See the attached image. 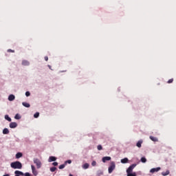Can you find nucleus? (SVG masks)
<instances>
[{
    "label": "nucleus",
    "instance_id": "f257e3e1",
    "mask_svg": "<svg viewBox=\"0 0 176 176\" xmlns=\"http://www.w3.org/2000/svg\"><path fill=\"white\" fill-rule=\"evenodd\" d=\"M10 166L12 167V168L18 170H21V168H23V164L19 161L12 162L10 164Z\"/></svg>",
    "mask_w": 176,
    "mask_h": 176
},
{
    "label": "nucleus",
    "instance_id": "f03ea898",
    "mask_svg": "<svg viewBox=\"0 0 176 176\" xmlns=\"http://www.w3.org/2000/svg\"><path fill=\"white\" fill-rule=\"evenodd\" d=\"M14 174H15V176H20V175H22V176H31V175L30 174V173H25L24 174V173L20 171V170H15L14 171Z\"/></svg>",
    "mask_w": 176,
    "mask_h": 176
},
{
    "label": "nucleus",
    "instance_id": "7ed1b4c3",
    "mask_svg": "<svg viewBox=\"0 0 176 176\" xmlns=\"http://www.w3.org/2000/svg\"><path fill=\"white\" fill-rule=\"evenodd\" d=\"M34 164H36L37 168H41V167L42 166V162H41V160H39V159L38 158L34 159Z\"/></svg>",
    "mask_w": 176,
    "mask_h": 176
},
{
    "label": "nucleus",
    "instance_id": "20e7f679",
    "mask_svg": "<svg viewBox=\"0 0 176 176\" xmlns=\"http://www.w3.org/2000/svg\"><path fill=\"white\" fill-rule=\"evenodd\" d=\"M115 167H116V165L113 162H111V165L109 167V174L112 173V172L115 170Z\"/></svg>",
    "mask_w": 176,
    "mask_h": 176
},
{
    "label": "nucleus",
    "instance_id": "39448f33",
    "mask_svg": "<svg viewBox=\"0 0 176 176\" xmlns=\"http://www.w3.org/2000/svg\"><path fill=\"white\" fill-rule=\"evenodd\" d=\"M137 166V164H133L132 165H131L126 170V173L127 174H130L131 173V172L133 171V170H134V168Z\"/></svg>",
    "mask_w": 176,
    "mask_h": 176
},
{
    "label": "nucleus",
    "instance_id": "423d86ee",
    "mask_svg": "<svg viewBox=\"0 0 176 176\" xmlns=\"http://www.w3.org/2000/svg\"><path fill=\"white\" fill-rule=\"evenodd\" d=\"M157 171H160V167L151 168L150 170V173L153 174V173H157Z\"/></svg>",
    "mask_w": 176,
    "mask_h": 176
},
{
    "label": "nucleus",
    "instance_id": "0eeeda50",
    "mask_svg": "<svg viewBox=\"0 0 176 176\" xmlns=\"http://www.w3.org/2000/svg\"><path fill=\"white\" fill-rule=\"evenodd\" d=\"M57 160V157L54 156H50L48 159L49 163H52V162H56Z\"/></svg>",
    "mask_w": 176,
    "mask_h": 176
},
{
    "label": "nucleus",
    "instance_id": "6e6552de",
    "mask_svg": "<svg viewBox=\"0 0 176 176\" xmlns=\"http://www.w3.org/2000/svg\"><path fill=\"white\" fill-rule=\"evenodd\" d=\"M31 167H32V171L34 175H38V171L35 168V166H34V165H32Z\"/></svg>",
    "mask_w": 176,
    "mask_h": 176
},
{
    "label": "nucleus",
    "instance_id": "1a4fd4ad",
    "mask_svg": "<svg viewBox=\"0 0 176 176\" xmlns=\"http://www.w3.org/2000/svg\"><path fill=\"white\" fill-rule=\"evenodd\" d=\"M10 129H16V127H17V123L16 122L10 123Z\"/></svg>",
    "mask_w": 176,
    "mask_h": 176
},
{
    "label": "nucleus",
    "instance_id": "9d476101",
    "mask_svg": "<svg viewBox=\"0 0 176 176\" xmlns=\"http://www.w3.org/2000/svg\"><path fill=\"white\" fill-rule=\"evenodd\" d=\"M102 160L103 163H105L106 162L111 160V157H104Z\"/></svg>",
    "mask_w": 176,
    "mask_h": 176
},
{
    "label": "nucleus",
    "instance_id": "9b49d317",
    "mask_svg": "<svg viewBox=\"0 0 176 176\" xmlns=\"http://www.w3.org/2000/svg\"><path fill=\"white\" fill-rule=\"evenodd\" d=\"M14 98H16V97L13 94H11L8 96L9 101H13V100H14Z\"/></svg>",
    "mask_w": 176,
    "mask_h": 176
},
{
    "label": "nucleus",
    "instance_id": "f8f14e48",
    "mask_svg": "<svg viewBox=\"0 0 176 176\" xmlns=\"http://www.w3.org/2000/svg\"><path fill=\"white\" fill-rule=\"evenodd\" d=\"M121 163H122V164H124L126 163H129V158L125 157L124 159L121 160Z\"/></svg>",
    "mask_w": 176,
    "mask_h": 176
},
{
    "label": "nucleus",
    "instance_id": "ddd939ff",
    "mask_svg": "<svg viewBox=\"0 0 176 176\" xmlns=\"http://www.w3.org/2000/svg\"><path fill=\"white\" fill-rule=\"evenodd\" d=\"M22 65L28 66L30 65V62L28 60H23Z\"/></svg>",
    "mask_w": 176,
    "mask_h": 176
},
{
    "label": "nucleus",
    "instance_id": "4468645a",
    "mask_svg": "<svg viewBox=\"0 0 176 176\" xmlns=\"http://www.w3.org/2000/svg\"><path fill=\"white\" fill-rule=\"evenodd\" d=\"M142 145V140H139L136 144V146H138V148H141Z\"/></svg>",
    "mask_w": 176,
    "mask_h": 176
},
{
    "label": "nucleus",
    "instance_id": "2eb2a0df",
    "mask_svg": "<svg viewBox=\"0 0 176 176\" xmlns=\"http://www.w3.org/2000/svg\"><path fill=\"white\" fill-rule=\"evenodd\" d=\"M22 105H23V107H25V108H30V107H31L29 103H27L25 102H22Z\"/></svg>",
    "mask_w": 176,
    "mask_h": 176
},
{
    "label": "nucleus",
    "instance_id": "dca6fc26",
    "mask_svg": "<svg viewBox=\"0 0 176 176\" xmlns=\"http://www.w3.org/2000/svg\"><path fill=\"white\" fill-rule=\"evenodd\" d=\"M20 157H23V153H17L16 154V159H20Z\"/></svg>",
    "mask_w": 176,
    "mask_h": 176
},
{
    "label": "nucleus",
    "instance_id": "f3484780",
    "mask_svg": "<svg viewBox=\"0 0 176 176\" xmlns=\"http://www.w3.org/2000/svg\"><path fill=\"white\" fill-rule=\"evenodd\" d=\"M150 139L151 140V141H153L154 142H157V139L155 137L150 136Z\"/></svg>",
    "mask_w": 176,
    "mask_h": 176
},
{
    "label": "nucleus",
    "instance_id": "a211bd4d",
    "mask_svg": "<svg viewBox=\"0 0 176 176\" xmlns=\"http://www.w3.org/2000/svg\"><path fill=\"white\" fill-rule=\"evenodd\" d=\"M14 119H16L17 120H19L21 119V116H20V114L17 113L15 115Z\"/></svg>",
    "mask_w": 176,
    "mask_h": 176
},
{
    "label": "nucleus",
    "instance_id": "6ab92c4d",
    "mask_svg": "<svg viewBox=\"0 0 176 176\" xmlns=\"http://www.w3.org/2000/svg\"><path fill=\"white\" fill-rule=\"evenodd\" d=\"M5 119H6V120H8V122H12V118H10V117H9L8 115L5 116Z\"/></svg>",
    "mask_w": 176,
    "mask_h": 176
},
{
    "label": "nucleus",
    "instance_id": "aec40b11",
    "mask_svg": "<svg viewBox=\"0 0 176 176\" xmlns=\"http://www.w3.org/2000/svg\"><path fill=\"white\" fill-rule=\"evenodd\" d=\"M3 134H9V129H8V128H5L3 130Z\"/></svg>",
    "mask_w": 176,
    "mask_h": 176
},
{
    "label": "nucleus",
    "instance_id": "412c9836",
    "mask_svg": "<svg viewBox=\"0 0 176 176\" xmlns=\"http://www.w3.org/2000/svg\"><path fill=\"white\" fill-rule=\"evenodd\" d=\"M169 174H170V170H166V172L162 173V175L163 176L168 175Z\"/></svg>",
    "mask_w": 176,
    "mask_h": 176
},
{
    "label": "nucleus",
    "instance_id": "4be33fe9",
    "mask_svg": "<svg viewBox=\"0 0 176 176\" xmlns=\"http://www.w3.org/2000/svg\"><path fill=\"white\" fill-rule=\"evenodd\" d=\"M65 166H67L65 164H61L59 166V169L63 170V168H65Z\"/></svg>",
    "mask_w": 176,
    "mask_h": 176
},
{
    "label": "nucleus",
    "instance_id": "5701e85b",
    "mask_svg": "<svg viewBox=\"0 0 176 176\" xmlns=\"http://www.w3.org/2000/svg\"><path fill=\"white\" fill-rule=\"evenodd\" d=\"M50 170L51 173H54V171H56L57 170V168L52 167V168H50Z\"/></svg>",
    "mask_w": 176,
    "mask_h": 176
},
{
    "label": "nucleus",
    "instance_id": "b1692460",
    "mask_svg": "<svg viewBox=\"0 0 176 176\" xmlns=\"http://www.w3.org/2000/svg\"><path fill=\"white\" fill-rule=\"evenodd\" d=\"M89 165L88 163H86L83 165V168H85V170L89 168Z\"/></svg>",
    "mask_w": 176,
    "mask_h": 176
},
{
    "label": "nucleus",
    "instance_id": "393cba45",
    "mask_svg": "<svg viewBox=\"0 0 176 176\" xmlns=\"http://www.w3.org/2000/svg\"><path fill=\"white\" fill-rule=\"evenodd\" d=\"M140 160L142 163H146V158H145L144 157H142Z\"/></svg>",
    "mask_w": 176,
    "mask_h": 176
},
{
    "label": "nucleus",
    "instance_id": "a878e982",
    "mask_svg": "<svg viewBox=\"0 0 176 176\" xmlns=\"http://www.w3.org/2000/svg\"><path fill=\"white\" fill-rule=\"evenodd\" d=\"M174 82V78H170L168 80L167 83H173Z\"/></svg>",
    "mask_w": 176,
    "mask_h": 176
},
{
    "label": "nucleus",
    "instance_id": "bb28decb",
    "mask_svg": "<svg viewBox=\"0 0 176 176\" xmlns=\"http://www.w3.org/2000/svg\"><path fill=\"white\" fill-rule=\"evenodd\" d=\"M25 96H26V97H30L31 96V93H30V91H26Z\"/></svg>",
    "mask_w": 176,
    "mask_h": 176
},
{
    "label": "nucleus",
    "instance_id": "cd10ccee",
    "mask_svg": "<svg viewBox=\"0 0 176 176\" xmlns=\"http://www.w3.org/2000/svg\"><path fill=\"white\" fill-rule=\"evenodd\" d=\"M34 118H39V113L36 112V113L34 115Z\"/></svg>",
    "mask_w": 176,
    "mask_h": 176
},
{
    "label": "nucleus",
    "instance_id": "c85d7f7f",
    "mask_svg": "<svg viewBox=\"0 0 176 176\" xmlns=\"http://www.w3.org/2000/svg\"><path fill=\"white\" fill-rule=\"evenodd\" d=\"M67 163H68L69 164H71V163H72V161H71V160H69L67 161H65V164L67 165Z\"/></svg>",
    "mask_w": 176,
    "mask_h": 176
},
{
    "label": "nucleus",
    "instance_id": "c756f323",
    "mask_svg": "<svg viewBox=\"0 0 176 176\" xmlns=\"http://www.w3.org/2000/svg\"><path fill=\"white\" fill-rule=\"evenodd\" d=\"M127 176H137L135 173H127Z\"/></svg>",
    "mask_w": 176,
    "mask_h": 176
},
{
    "label": "nucleus",
    "instance_id": "7c9ffc66",
    "mask_svg": "<svg viewBox=\"0 0 176 176\" xmlns=\"http://www.w3.org/2000/svg\"><path fill=\"white\" fill-rule=\"evenodd\" d=\"M102 149V146L98 145V151H101Z\"/></svg>",
    "mask_w": 176,
    "mask_h": 176
},
{
    "label": "nucleus",
    "instance_id": "2f4dec72",
    "mask_svg": "<svg viewBox=\"0 0 176 176\" xmlns=\"http://www.w3.org/2000/svg\"><path fill=\"white\" fill-rule=\"evenodd\" d=\"M52 166H54V167H56V166H58V162H53L52 163Z\"/></svg>",
    "mask_w": 176,
    "mask_h": 176
},
{
    "label": "nucleus",
    "instance_id": "473e14b6",
    "mask_svg": "<svg viewBox=\"0 0 176 176\" xmlns=\"http://www.w3.org/2000/svg\"><path fill=\"white\" fill-rule=\"evenodd\" d=\"M8 53H14V50L9 49V50H8Z\"/></svg>",
    "mask_w": 176,
    "mask_h": 176
},
{
    "label": "nucleus",
    "instance_id": "72a5a7b5",
    "mask_svg": "<svg viewBox=\"0 0 176 176\" xmlns=\"http://www.w3.org/2000/svg\"><path fill=\"white\" fill-rule=\"evenodd\" d=\"M96 164H97V162L96 161H93L91 163V166H96Z\"/></svg>",
    "mask_w": 176,
    "mask_h": 176
},
{
    "label": "nucleus",
    "instance_id": "f704fd0d",
    "mask_svg": "<svg viewBox=\"0 0 176 176\" xmlns=\"http://www.w3.org/2000/svg\"><path fill=\"white\" fill-rule=\"evenodd\" d=\"M45 61H47L49 60V57L45 56Z\"/></svg>",
    "mask_w": 176,
    "mask_h": 176
},
{
    "label": "nucleus",
    "instance_id": "c9c22d12",
    "mask_svg": "<svg viewBox=\"0 0 176 176\" xmlns=\"http://www.w3.org/2000/svg\"><path fill=\"white\" fill-rule=\"evenodd\" d=\"M3 176H10L9 174L4 175Z\"/></svg>",
    "mask_w": 176,
    "mask_h": 176
},
{
    "label": "nucleus",
    "instance_id": "e433bc0d",
    "mask_svg": "<svg viewBox=\"0 0 176 176\" xmlns=\"http://www.w3.org/2000/svg\"><path fill=\"white\" fill-rule=\"evenodd\" d=\"M69 176H74L72 174H69Z\"/></svg>",
    "mask_w": 176,
    "mask_h": 176
},
{
    "label": "nucleus",
    "instance_id": "4c0bfd02",
    "mask_svg": "<svg viewBox=\"0 0 176 176\" xmlns=\"http://www.w3.org/2000/svg\"><path fill=\"white\" fill-rule=\"evenodd\" d=\"M100 174H102V172L100 171Z\"/></svg>",
    "mask_w": 176,
    "mask_h": 176
}]
</instances>
